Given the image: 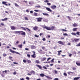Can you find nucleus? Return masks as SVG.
Returning <instances> with one entry per match:
<instances>
[{"mask_svg": "<svg viewBox=\"0 0 80 80\" xmlns=\"http://www.w3.org/2000/svg\"><path fill=\"white\" fill-rule=\"evenodd\" d=\"M58 53H60V52H62V51L60 50L58 51Z\"/></svg>", "mask_w": 80, "mask_h": 80, "instance_id": "nucleus-63", "label": "nucleus"}, {"mask_svg": "<svg viewBox=\"0 0 80 80\" xmlns=\"http://www.w3.org/2000/svg\"><path fill=\"white\" fill-rule=\"evenodd\" d=\"M71 34L72 35H76V34L75 32H72Z\"/></svg>", "mask_w": 80, "mask_h": 80, "instance_id": "nucleus-34", "label": "nucleus"}, {"mask_svg": "<svg viewBox=\"0 0 80 80\" xmlns=\"http://www.w3.org/2000/svg\"><path fill=\"white\" fill-rule=\"evenodd\" d=\"M18 47L22 48V44L19 45H18Z\"/></svg>", "mask_w": 80, "mask_h": 80, "instance_id": "nucleus-21", "label": "nucleus"}, {"mask_svg": "<svg viewBox=\"0 0 80 80\" xmlns=\"http://www.w3.org/2000/svg\"><path fill=\"white\" fill-rule=\"evenodd\" d=\"M54 72H55V73L56 74H57V73H58V72H57V71L56 70H54Z\"/></svg>", "mask_w": 80, "mask_h": 80, "instance_id": "nucleus-55", "label": "nucleus"}, {"mask_svg": "<svg viewBox=\"0 0 80 80\" xmlns=\"http://www.w3.org/2000/svg\"><path fill=\"white\" fill-rule=\"evenodd\" d=\"M34 36L35 37H36L37 38H38V37H39V35H35Z\"/></svg>", "mask_w": 80, "mask_h": 80, "instance_id": "nucleus-43", "label": "nucleus"}, {"mask_svg": "<svg viewBox=\"0 0 80 80\" xmlns=\"http://www.w3.org/2000/svg\"><path fill=\"white\" fill-rule=\"evenodd\" d=\"M20 28H22L24 30H26V29L25 28H23V27H20Z\"/></svg>", "mask_w": 80, "mask_h": 80, "instance_id": "nucleus-36", "label": "nucleus"}, {"mask_svg": "<svg viewBox=\"0 0 80 80\" xmlns=\"http://www.w3.org/2000/svg\"><path fill=\"white\" fill-rule=\"evenodd\" d=\"M34 15L35 17H37L38 16V14L36 12H34Z\"/></svg>", "mask_w": 80, "mask_h": 80, "instance_id": "nucleus-25", "label": "nucleus"}, {"mask_svg": "<svg viewBox=\"0 0 80 80\" xmlns=\"http://www.w3.org/2000/svg\"><path fill=\"white\" fill-rule=\"evenodd\" d=\"M27 56L29 58H30V54H27Z\"/></svg>", "mask_w": 80, "mask_h": 80, "instance_id": "nucleus-48", "label": "nucleus"}, {"mask_svg": "<svg viewBox=\"0 0 80 80\" xmlns=\"http://www.w3.org/2000/svg\"><path fill=\"white\" fill-rule=\"evenodd\" d=\"M63 35H64V36H67V35H68V34H67V33H65L63 34Z\"/></svg>", "mask_w": 80, "mask_h": 80, "instance_id": "nucleus-45", "label": "nucleus"}, {"mask_svg": "<svg viewBox=\"0 0 80 80\" xmlns=\"http://www.w3.org/2000/svg\"><path fill=\"white\" fill-rule=\"evenodd\" d=\"M45 60H46V58H43L41 59V61H44Z\"/></svg>", "mask_w": 80, "mask_h": 80, "instance_id": "nucleus-20", "label": "nucleus"}, {"mask_svg": "<svg viewBox=\"0 0 80 80\" xmlns=\"http://www.w3.org/2000/svg\"><path fill=\"white\" fill-rule=\"evenodd\" d=\"M38 27L37 26H35L33 28V30H38Z\"/></svg>", "mask_w": 80, "mask_h": 80, "instance_id": "nucleus-11", "label": "nucleus"}, {"mask_svg": "<svg viewBox=\"0 0 80 80\" xmlns=\"http://www.w3.org/2000/svg\"><path fill=\"white\" fill-rule=\"evenodd\" d=\"M76 68L75 67H73L72 68V70H76Z\"/></svg>", "mask_w": 80, "mask_h": 80, "instance_id": "nucleus-54", "label": "nucleus"}, {"mask_svg": "<svg viewBox=\"0 0 80 80\" xmlns=\"http://www.w3.org/2000/svg\"><path fill=\"white\" fill-rule=\"evenodd\" d=\"M9 58L10 60H11V59H12V58H13L11 56H9Z\"/></svg>", "mask_w": 80, "mask_h": 80, "instance_id": "nucleus-50", "label": "nucleus"}, {"mask_svg": "<svg viewBox=\"0 0 80 80\" xmlns=\"http://www.w3.org/2000/svg\"><path fill=\"white\" fill-rule=\"evenodd\" d=\"M32 53H33V55H31L32 57V58H36V56H35V51H32Z\"/></svg>", "mask_w": 80, "mask_h": 80, "instance_id": "nucleus-4", "label": "nucleus"}, {"mask_svg": "<svg viewBox=\"0 0 80 80\" xmlns=\"http://www.w3.org/2000/svg\"><path fill=\"white\" fill-rule=\"evenodd\" d=\"M23 61L24 63H26L27 62V61L25 59L23 60Z\"/></svg>", "mask_w": 80, "mask_h": 80, "instance_id": "nucleus-51", "label": "nucleus"}, {"mask_svg": "<svg viewBox=\"0 0 80 80\" xmlns=\"http://www.w3.org/2000/svg\"><path fill=\"white\" fill-rule=\"evenodd\" d=\"M7 3H8L7 2L3 1L2 2V4H4V5H5L6 6H8V4H6Z\"/></svg>", "mask_w": 80, "mask_h": 80, "instance_id": "nucleus-8", "label": "nucleus"}, {"mask_svg": "<svg viewBox=\"0 0 80 80\" xmlns=\"http://www.w3.org/2000/svg\"><path fill=\"white\" fill-rule=\"evenodd\" d=\"M42 68L44 69H45L46 70H47V68L46 67H45V66H43Z\"/></svg>", "mask_w": 80, "mask_h": 80, "instance_id": "nucleus-41", "label": "nucleus"}, {"mask_svg": "<svg viewBox=\"0 0 80 80\" xmlns=\"http://www.w3.org/2000/svg\"><path fill=\"white\" fill-rule=\"evenodd\" d=\"M72 26L74 27H78V25H77L76 23H74L72 24Z\"/></svg>", "mask_w": 80, "mask_h": 80, "instance_id": "nucleus-13", "label": "nucleus"}, {"mask_svg": "<svg viewBox=\"0 0 80 80\" xmlns=\"http://www.w3.org/2000/svg\"><path fill=\"white\" fill-rule=\"evenodd\" d=\"M57 7V6L55 5H53L52 6H51V8L52 9H55Z\"/></svg>", "mask_w": 80, "mask_h": 80, "instance_id": "nucleus-6", "label": "nucleus"}, {"mask_svg": "<svg viewBox=\"0 0 80 80\" xmlns=\"http://www.w3.org/2000/svg\"><path fill=\"white\" fill-rule=\"evenodd\" d=\"M1 25H2V26H4V24L2 22L0 23Z\"/></svg>", "mask_w": 80, "mask_h": 80, "instance_id": "nucleus-53", "label": "nucleus"}, {"mask_svg": "<svg viewBox=\"0 0 80 80\" xmlns=\"http://www.w3.org/2000/svg\"><path fill=\"white\" fill-rule=\"evenodd\" d=\"M42 27L43 29H45V28L48 30H55L54 28H55V26H52L51 28L50 27L47 26H42Z\"/></svg>", "mask_w": 80, "mask_h": 80, "instance_id": "nucleus-1", "label": "nucleus"}, {"mask_svg": "<svg viewBox=\"0 0 80 80\" xmlns=\"http://www.w3.org/2000/svg\"><path fill=\"white\" fill-rule=\"evenodd\" d=\"M51 58H48L47 61H48L49 60H50V59H51Z\"/></svg>", "mask_w": 80, "mask_h": 80, "instance_id": "nucleus-56", "label": "nucleus"}, {"mask_svg": "<svg viewBox=\"0 0 80 80\" xmlns=\"http://www.w3.org/2000/svg\"><path fill=\"white\" fill-rule=\"evenodd\" d=\"M23 2L26 3H28V1H24Z\"/></svg>", "mask_w": 80, "mask_h": 80, "instance_id": "nucleus-58", "label": "nucleus"}, {"mask_svg": "<svg viewBox=\"0 0 80 80\" xmlns=\"http://www.w3.org/2000/svg\"><path fill=\"white\" fill-rule=\"evenodd\" d=\"M40 76L42 77H44V76H45V74H44L41 73L40 74Z\"/></svg>", "mask_w": 80, "mask_h": 80, "instance_id": "nucleus-24", "label": "nucleus"}, {"mask_svg": "<svg viewBox=\"0 0 80 80\" xmlns=\"http://www.w3.org/2000/svg\"><path fill=\"white\" fill-rule=\"evenodd\" d=\"M38 22H42V20L43 19V18H36Z\"/></svg>", "mask_w": 80, "mask_h": 80, "instance_id": "nucleus-5", "label": "nucleus"}, {"mask_svg": "<svg viewBox=\"0 0 80 80\" xmlns=\"http://www.w3.org/2000/svg\"><path fill=\"white\" fill-rule=\"evenodd\" d=\"M35 7L37 8H37H40V7H41L40 6H35Z\"/></svg>", "mask_w": 80, "mask_h": 80, "instance_id": "nucleus-40", "label": "nucleus"}, {"mask_svg": "<svg viewBox=\"0 0 80 80\" xmlns=\"http://www.w3.org/2000/svg\"><path fill=\"white\" fill-rule=\"evenodd\" d=\"M77 30V28H73L72 29L73 31H76Z\"/></svg>", "mask_w": 80, "mask_h": 80, "instance_id": "nucleus-32", "label": "nucleus"}, {"mask_svg": "<svg viewBox=\"0 0 80 80\" xmlns=\"http://www.w3.org/2000/svg\"><path fill=\"white\" fill-rule=\"evenodd\" d=\"M37 67H38L40 69H42V66L38 64L36 65Z\"/></svg>", "mask_w": 80, "mask_h": 80, "instance_id": "nucleus-15", "label": "nucleus"}, {"mask_svg": "<svg viewBox=\"0 0 80 80\" xmlns=\"http://www.w3.org/2000/svg\"><path fill=\"white\" fill-rule=\"evenodd\" d=\"M79 40H80V39H77V38L74 39V40L75 42H78V41H79Z\"/></svg>", "mask_w": 80, "mask_h": 80, "instance_id": "nucleus-16", "label": "nucleus"}, {"mask_svg": "<svg viewBox=\"0 0 80 80\" xmlns=\"http://www.w3.org/2000/svg\"><path fill=\"white\" fill-rule=\"evenodd\" d=\"M10 27L11 30H14L16 29V28L14 26H11Z\"/></svg>", "mask_w": 80, "mask_h": 80, "instance_id": "nucleus-7", "label": "nucleus"}, {"mask_svg": "<svg viewBox=\"0 0 80 80\" xmlns=\"http://www.w3.org/2000/svg\"><path fill=\"white\" fill-rule=\"evenodd\" d=\"M43 15H45L46 16H49V15L48 13H42Z\"/></svg>", "mask_w": 80, "mask_h": 80, "instance_id": "nucleus-26", "label": "nucleus"}, {"mask_svg": "<svg viewBox=\"0 0 80 80\" xmlns=\"http://www.w3.org/2000/svg\"><path fill=\"white\" fill-rule=\"evenodd\" d=\"M34 11H35V12H38V10H34Z\"/></svg>", "mask_w": 80, "mask_h": 80, "instance_id": "nucleus-62", "label": "nucleus"}, {"mask_svg": "<svg viewBox=\"0 0 80 80\" xmlns=\"http://www.w3.org/2000/svg\"><path fill=\"white\" fill-rule=\"evenodd\" d=\"M2 55L3 57H6V56H7V55L5 54V53H3Z\"/></svg>", "mask_w": 80, "mask_h": 80, "instance_id": "nucleus-46", "label": "nucleus"}, {"mask_svg": "<svg viewBox=\"0 0 80 80\" xmlns=\"http://www.w3.org/2000/svg\"><path fill=\"white\" fill-rule=\"evenodd\" d=\"M42 40H43V41H45V40H46V39H45V38H43L42 39Z\"/></svg>", "mask_w": 80, "mask_h": 80, "instance_id": "nucleus-59", "label": "nucleus"}, {"mask_svg": "<svg viewBox=\"0 0 80 80\" xmlns=\"http://www.w3.org/2000/svg\"><path fill=\"white\" fill-rule=\"evenodd\" d=\"M31 49H35L36 48V47L35 46L33 45H31Z\"/></svg>", "mask_w": 80, "mask_h": 80, "instance_id": "nucleus-12", "label": "nucleus"}, {"mask_svg": "<svg viewBox=\"0 0 80 80\" xmlns=\"http://www.w3.org/2000/svg\"><path fill=\"white\" fill-rule=\"evenodd\" d=\"M58 43H59V44H60V45H64L63 42L61 41H58Z\"/></svg>", "mask_w": 80, "mask_h": 80, "instance_id": "nucleus-10", "label": "nucleus"}, {"mask_svg": "<svg viewBox=\"0 0 80 80\" xmlns=\"http://www.w3.org/2000/svg\"><path fill=\"white\" fill-rule=\"evenodd\" d=\"M20 80H25V79H24V78H21L20 79Z\"/></svg>", "mask_w": 80, "mask_h": 80, "instance_id": "nucleus-64", "label": "nucleus"}, {"mask_svg": "<svg viewBox=\"0 0 80 80\" xmlns=\"http://www.w3.org/2000/svg\"><path fill=\"white\" fill-rule=\"evenodd\" d=\"M76 34H77V35H78V36H80V32H77Z\"/></svg>", "mask_w": 80, "mask_h": 80, "instance_id": "nucleus-29", "label": "nucleus"}, {"mask_svg": "<svg viewBox=\"0 0 80 80\" xmlns=\"http://www.w3.org/2000/svg\"><path fill=\"white\" fill-rule=\"evenodd\" d=\"M35 72L33 70H32L31 72L30 73H31V74H32V75H35Z\"/></svg>", "mask_w": 80, "mask_h": 80, "instance_id": "nucleus-14", "label": "nucleus"}, {"mask_svg": "<svg viewBox=\"0 0 80 80\" xmlns=\"http://www.w3.org/2000/svg\"><path fill=\"white\" fill-rule=\"evenodd\" d=\"M63 75H64L65 77H67V73L66 72H64L63 73Z\"/></svg>", "mask_w": 80, "mask_h": 80, "instance_id": "nucleus-28", "label": "nucleus"}, {"mask_svg": "<svg viewBox=\"0 0 80 80\" xmlns=\"http://www.w3.org/2000/svg\"><path fill=\"white\" fill-rule=\"evenodd\" d=\"M9 51H10V52H11V53H16L17 54H18L19 55H20V53H18V52H16L15 51H12V50L11 49H9Z\"/></svg>", "mask_w": 80, "mask_h": 80, "instance_id": "nucleus-3", "label": "nucleus"}, {"mask_svg": "<svg viewBox=\"0 0 80 80\" xmlns=\"http://www.w3.org/2000/svg\"><path fill=\"white\" fill-rule=\"evenodd\" d=\"M61 30H62V31H65V32H67V30L64 29H61Z\"/></svg>", "mask_w": 80, "mask_h": 80, "instance_id": "nucleus-57", "label": "nucleus"}, {"mask_svg": "<svg viewBox=\"0 0 80 80\" xmlns=\"http://www.w3.org/2000/svg\"><path fill=\"white\" fill-rule=\"evenodd\" d=\"M26 80H30V78H29V77H27L26 78Z\"/></svg>", "mask_w": 80, "mask_h": 80, "instance_id": "nucleus-42", "label": "nucleus"}, {"mask_svg": "<svg viewBox=\"0 0 80 80\" xmlns=\"http://www.w3.org/2000/svg\"><path fill=\"white\" fill-rule=\"evenodd\" d=\"M35 62L36 63H40V61L38 60H36Z\"/></svg>", "mask_w": 80, "mask_h": 80, "instance_id": "nucleus-22", "label": "nucleus"}, {"mask_svg": "<svg viewBox=\"0 0 80 80\" xmlns=\"http://www.w3.org/2000/svg\"><path fill=\"white\" fill-rule=\"evenodd\" d=\"M67 18H68L69 20H71L72 18L70 17V16H67Z\"/></svg>", "mask_w": 80, "mask_h": 80, "instance_id": "nucleus-30", "label": "nucleus"}, {"mask_svg": "<svg viewBox=\"0 0 80 80\" xmlns=\"http://www.w3.org/2000/svg\"><path fill=\"white\" fill-rule=\"evenodd\" d=\"M46 78H48V79H52V78H50V77L48 76H46Z\"/></svg>", "mask_w": 80, "mask_h": 80, "instance_id": "nucleus-27", "label": "nucleus"}, {"mask_svg": "<svg viewBox=\"0 0 80 80\" xmlns=\"http://www.w3.org/2000/svg\"><path fill=\"white\" fill-rule=\"evenodd\" d=\"M24 18L25 20H28V18H27V17H25Z\"/></svg>", "mask_w": 80, "mask_h": 80, "instance_id": "nucleus-38", "label": "nucleus"}, {"mask_svg": "<svg viewBox=\"0 0 80 80\" xmlns=\"http://www.w3.org/2000/svg\"><path fill=\"white\" fill-rule=\"evenodd\" d=\"M76 64L77 65V66H80V62L78 63V62H76Z\"/></svg>", "mask_w": 80, "mask_h": 80, "instance_id": "nucleus-18", "label": "nucleus"}, {"mask_svg": "<svg viewBox=\"0 0 80 80\" xmlns=\"http://www.w3.org/2000/svg\"><path fill=\"white\" fill-rule=\"evenodd\" d=\"M38 52L40 53H42V49H40L38 51Z\"/></svg>", "mask_w": 80, "mask_h": 80, "instance_id": "nucleus-33", "label": "nucleus"}, {"mask_svg": "<svg viewBox=\"0 0 80 80\" xmlns=\"http://www.w3.org/2000/svg\"><path fill=\"white\" fill-rule=\"evenodd\" d=\"M33 3V1H30L29 2V5H32Z\"/></svg>", "mask_w": 80, "mask_h": 80, "instance_id": "nucleus-19", "label": "nucleus"}, {"mask_svg": "<svg viewBox=\"0 0 80 80\" xmlns=\"http://www.w3.org/2000/svg\"><path fill=\"white\" fill-rule=\"evenodd\" d=\"M49 2V1H48V0H46L44 1V2H45V3H47Z\"/></svg>", "mask_w": 80, "mask_h": 80, "instance_id": "nucleus-39", "label": "nucleus"}, {"mask_svg": "<svg viewBox=\"0 0 80 80\" xmlns=\"http://www.w3.org/2000/svg\"><path fill=\"white\" fill-rule=\"evenodd\" d=\"M13 33H15V34H17L18 33H19V35H25V32L22 31H14L13 32Z\"/></svg>", "mask_w": 80, "mask_h": 80, "instance_id": "nucleus-2", "label": "nucleus"}, {"mask_svg": "<svg viewBox=\"0 0 80 80\" xmlns=\"http://www.w3.org/2000/svg\"><path fill=\"white\" fill-rule=\"evenodd\" d=\"M8 20V18H4V19H2V21H5V20Z\"/></svg>", "mask_w": 80, "mask_h": 80, "instance_id": "nucleus-23", "label": "nucleus"}, {"mask_svg": "<svg viewBox=\"0 0 80 80\" xmlns=\"http://www.w3.org/2000/svg\"><path fill=\"white\" fill-rule=\"evenodd\" d=\"M54 58H53L51 60V62H54Z\"/></svg>", "mask_w": 80, "mask_h": 80, "instance_id": "nucleus-52", "label": "nucleus"}, {"mask_svg": "<svg viewBox=\"0 0 80 80\" xmlns=\"http://www.w3.org/2000/svg\"><path fill=\"white\" fill-rule=\"evenodd\" d=\"M27 62H28V63H31V61H30V60H28L27 61Z\"/></svg>", "mask_w": 80, "mask_h": 80, "instance_id": "nucleus-49", "label": "nucleus"}, {"mask_svg": "<svg viewBox=\"0 0 80 80\" xmlns=\"http://www.w3.org/2000/svg\"><path fill=\"white\" fill-rule=\"evenodd\" d=\"M13 75H16L17 72H14L13 73Z\"/></svg>", "mask_w": 80, "mask_h": 80, "instance_id": "nucleus-60", "label": "nucleus"}, {"mask_svg": "<svg viewBox=\"0 0 80 80\" xmlns=\"http://www.w3.org/2000/svg\"><path fill=\"white\" fill-rule=\"evenodd\" d=\"M44 34L43 33H40L39 34V35L40 37H42V35H43Z\"/></svg>", "mask_w": 80, "mask_h": 80, "instance_id": "nucleus-35", "label": "nucleus"}, {"mask_svg": "<svg viewBox=\"0 0 80 80\" xmlns=\"http://www.w3.org/2000/svg\"><path fill=\"white\" fill-rule=\"evenodd\" d=\"M80 78V77H78L77 78H73L74 80H78V79Z\"/></svg>", "mask_w": 80, "mask_h": 80, "instance_id": "nucleus-17", "label": "nucleus"}, {"mask_svg": "<svg viewBox=\"0 0 80 80\" xmlns=\"http://www.w3.org/2000/svg\"><path fill=\"white\" fill-rule=\"evenodd\" d=\"M15 5L16 7H19V5H18L17 3H15Z\"/></svg>", "mask_w": 80, "mask_h": 80, "instance_id": "nucleus-31", "label": "nucleus"}, {"mask_svg": "<svg viewBox=\"0 0 80 80\" xmlns=\"http://www.w3.org/2000/svg\"><path fill=\"white\" fill-rule=\"evenodd\" d=\"M76 47H80V42L78 44L76 45Z\"/></svg>", "mask_w": 80, "mask_h": 80, "instance_id": "nucleus-37", "label": "nucleus"}, {"mask_svg": "<svg viewBox=\"0 0 80 80\" xmlns=\"http://www.w3.org/2000/svg\"><path fill=\"white\" fill-rule=\"evenodd\" d=\"M45 47H42V49H43V50H45Z\"/></svg>", "mask_w": 80, "mask_h": 80, "instance_id": "nucleus-61", "label": "nucleus"}, {"mask_svg": "<svg viewBox=\"0 0 80 80\" xmlns=\"http://www.w3.org/2000/svg\"><path fill=\"white\" fill-rule=\"evenodd\" d=\"M46 9L47 10H48V11L50 12H52V10H51L50 8H46Z\"/></svg>", "mask_w": 80, "mask_h": 80, "instance_id": "nucleus-9", "label": "nucleus"}, {"mask_svg": "<svg viewBox=\"0 0 80 80\" xmlns=\"http://www.w3.org/2000/svg\"><path fill=\"white\" fill-rule=\"evenodd\" d=\"M47 4L49 6H50V5H51V3H48V2H47Z\"/></svg>", "mask_w": 80, "mask_h": 80, "instance_id": "nucleus-47", "label": "nucleus"}, {"mask_svg": "<svg viewBox=\"0 0 80 80\" xmlns=\"http://www.w3.org/2000/svg\"><path fill=\"white\" fill-rule=\"evenodd\" d=\"M26 29H27V30H28L29 31V32H31V30L29 29H28L27 28H26Z\"/></svg>", "mask_w": 80, "mask_h": 80, "instance_id": "nucleus-44", "label": "nucleus"}]
</instances>
